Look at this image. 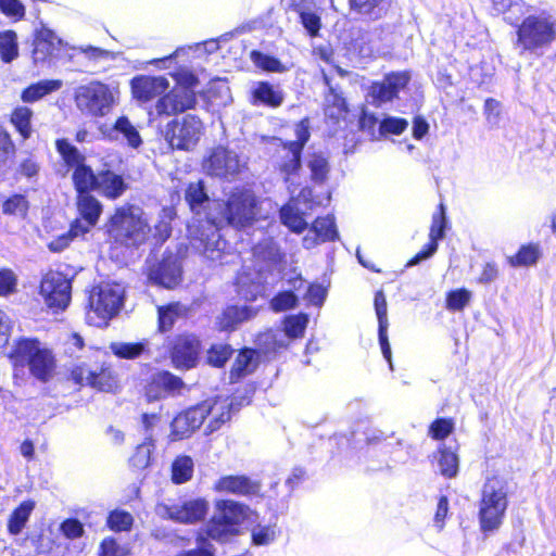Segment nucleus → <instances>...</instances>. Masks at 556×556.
Here are the masks:
<instances>
[{
    "instance_id": "34",
    "label": "nucleus",
    "mask_w": 556,
    "mask_h": 556,
    "mask_svg": "<svg viewBox=\"0 0 556 556\" xmlns=\"http://www.w3.org/2000/svg\"><path fill=\"white\" fill-rule=\"evenodd\" d=\"M72 180L77 195L97 191L99 181L98 173H94L93 169L87 164L74 169Z\"/></svg>"
},
{
    "instance_id": "24",
    "label": "nucleus",
    "mask_w": 556,
    "mask_h": 556,
    "mask_svg": "<svg viewBox=\"0 0 556 556\" xmlns=\"http://www.w3.org/2000/svg\"><path fill=\"white\" fill-rule=\"evenodd\" d=\"M250 403L249 396L233 395L232 397H216L211 401L213 418L208 425L210 430L216 431L230 420L231 415L239 412L243 405Z\"/></svg>"
},
{
    "instance_id": "55",
    "label": "nucleus",
    "mask_w": 556,
    "mask_h": 556,
    "mask_svg": "<svg viewBox=\"0 0 556 556\" xmlns=\"http://www.w3.org/2000/svg\"><path fill=\"white\" fill-rule=\"evenodd\" d=\"M180 306L178 303H172L166 306L159 307V328L162 332H166L174 326L179 316Z\"/></svg>"
},
{
    "instance_id": "37",
    "label": "nucleus",
    "mask_w": 556,
    "mask_h": 556,
    "mask_svg": "<svg viewBox=\"0 0 556 556\" xmlns=\"http://www.w3.org/2000/svg\"><path fill=\"white\" fill-rule=\"evenodd\" d=\"M55 149L66 166L75 169L86 164V156L67 139H58L55 141Z\"/></svg>"
},
{
    "instance_id": "46",
    "label": "nucleus",
    "mask_w": 556,
    "mask_h": 556,
    "mask_svg": "<svg viewBox=\"0 0 556 556\" xmlns=\"http://www.w3.org/2000/svg\"><path fill=\"white\" fill-rule=\"evenodd\" d=\"M540 257V247L534 243H529L522 245L514 256L508 258V262L514 267L531 266L536 264Z\"/></svg>"
},
{
    "instance_id": "16",
    "label": "nucleus",
    "mask_w": 556,
    "mask_h": 556,
    "mask_svg": "<svg viewBox=\"0 0 556 556\" xmlns=\"http://www.w3.org/2000/svg\"><path fill=\"white\" fill-rule=\"evenodd\" d=\"M207 415L213 417L211 401H205L178 414L170 422L173 440H182L199 429Z\"/></svg>"
},
{
    "instance_id": "49",
    "label": "nucleus",
    "mask_w": 556,
    "mask_h": 556,
    "mask_svg": "<svg viewBox=\"0 0 556 556\" xmlns=\"http://www.w3.org/2000/svg\"><path fill=\"white\" fill-rule=\"evenodd\" d=\"M154 448V439L149 434L144 438V441L139 444L130 457L129 463L136 469H144L149 466L151 459V453Z\"/></svg>"
},
{
    "instance_id": "39",
    "label": "nucleus",
    "mask_w": 556,
    "mask_h": 556,
    "mask_svg": "<svg viewBox=\"0 0 556 556\" xmlns=\"http://www.w3.org/2000/svg\"><path fill=\"white\" fill-rule=\"evenodd\" d=\"M309 231L314 232L320 242L334 241L339 237L334 217L330 215L316 218Z\"/></svg>"
},
{
    "instance_id": "27",
    "label": "nucleus",
    "mask_w": 556,
    "mask_h": 556,
    "mask_svg": "<svg viewBox=\"0 0 556 556\" xmlns=\"http://www.w3.org/2000/svg\"><path fill=\"white\" fill-rule=\"evenodd\" d=\"M130 87L135 99L147 102L164 93L169 83L164 76L138 75L130 80Z\"/></svg>"
},
{
    "instance_id": "58",
    "label": "nucleus",
    "mask_w": 556,
    "mask_h": 556,
    "mask_svg": "<svg viewBox=\"0 0 556 556\" xmlns=\"http://www.w3.org/2000/svg\"><path fill=\"white\" fill-rule=\"evenodd\" d=\"M29 204L25 195L14 194L3 202L2 211L7 215H21L27 214Z\"/></svg>"
},
{
    "instance_id": "33",
    "label": "nucleus",
    "mask_w": 556,
    "mask_h": 556,
    "mask_svg": "<svg viewBox=\"0 0 556 556\" xmlns=\"http://www.w3.org/2000/svg\"><path fill=\"white\" fill-rule=\"evenodd\" d=\"M185 200L194 214H201L210 204L205 182L202 179L190 182L185 190Z\"/></svg>"
},
{
    "instance_id": "64",
    "label": "nucleus",
    "mask_w": 556,
    "mask_h": 556,
    "mask_svg": "<svg viewBox=\"0 0 556 556\" xmlns=\"http://www.w3.org/2000/svg\"><path fill=\"white\" fill-rule=\"evenodd\" d=\"M40 170V165L37 159L34 155H27L22 159L16 167V175L26 177L27 179H33L38 176Z\"/></svg>"
},
{
    "instance_id": "26",
    "label": "nucleus",
    "mask_w": 556,
    "mask_h": 556,
    "mask_svg": "<svg viewBox=\"0 0 556 556\" xmlns=\"http://www.w3.org/2000/svg\"><path fill=\"white\" fill-rule=\"evenodd\" d=\"M266 283H268V278L262 266L258 267V273L254 269L243 268L237 277V293L245 301H255L257 296L265 292Z\"/></svg>"
},
{
    "instance_id": "59",
    "label": "nucleus",
    "mask_w": 556,
    "mask_h": 556,
    "mask_svg": "<svg viewBox=\"0 0 556 556\" xmlns=\"http://www.w3.org/2000/svg\"><path fill=\"white\" fill-rule=\"evenodd\" d=\"M440 213H437L432 216V223L430 227L429 242L438 243L445 237V228H446V217H445V208L444 205L440 204Z\"/></svg>"
},
{
    "instance_id": "2",
    "label": "nucleus",
    "mask_w": 556,
    "mask_h": 556,
    "mask_svg": "<svg viewBox=\"0 0 556 556\" xmlns=\"http://www.w3.org/2000/svg\"><path fill=\"white\" fill-rule=\"evenodd\" d=\"M515 48L519 54L526 52L542 55L556 39V20L547 14H531L522 18L516 31Z\"/></svg>"
},
{
    "instance_id": "5",
    "label": "nucleus",
    "mask_w": 556,
    "mask_h": 556,
    "mask_svg": "<svg viewBox=\"0 0 556 556\" xmlns=\"http://www.w3.org/2000/svg\"><path fill=\"white\" fill-rule=\"evenodd\" d=\"M216 511L206 525V535L225 543L239 534V527L248 516L249 506L232 500H219Z\"/></svg>"
},
{
    "instance_id": "63",
    "label": "nucleus",
    "mask_w": 556,
    "mask_h": 556,
    "mask_svg": "<svg viewBox=\"0 0 556 556\" xmlns=\"http://www.w3.org/2000/svg\"><path fill=\"white\" fill-rule=\"evenodd\" d=\"M325 83L328 86V93L326 96V102L337 109L338 113H343L348 111L346 101L338 88V86H333L330 83V79L327 76H324Z\"/></svg>"
},
{
    "instance_id": "42",
    "label": "nucleus",
    "mask_w": 556,
    "mask_h": 556,
    "mask_svg": "<svg viewBox=\"0 0 556 556\" xmlns=\"http://www.w3.org/2000/svg\"><path fill=\"white\" fill-rule=\"evenodd\" d=\"M15 144L10 134L0 126V181L10 169V157L15 154Z\"/></svg>"
},
{
    "instance_id": "57",
    "label": "nucleus",
    "mask_w": 556,
    "mask_h": 556,
    "mask_svg": "<svg viewBox=\"0 0 556 556\" xmlns=\"http://www.w3.org/2000/svg\"><path fill=\"white\" fill-rule=\"evenodd\" d=\"M408 126V122L402 117L387 116L378 126V136L387 134L401 135Z\"/></svg>"
},
{
    "instance_id": "25",
    "label": "nucleus",
    "mask_w": 556,
    "mask_h": 556,
    "mask_svg": "<svg viewBox=\"0 0 556 556\" xmlns=\"http://www.w3.org/2000/svg\"><path fill=\"white\" fill-rule=\"evenodd\" d=\"M261 489V481L252 480L245 475L224 476L214 484L216 492H226L238 496H255L260 494Z\"/></svg>"
},
{
    "instance_id": "15",
    "label": "nucleus",
    "mask_w": 556,
    "mask_h": 556,
    "mask_svg": "<svg viewBox=\"0 0 556 556\" xmlns=\"http://www.w3.org/2000/svg\"><path fill=\"white\" fill-rule=\"evenodd\" d=\"M149 280L166 289L177 287L182 280V264L179 255L165 251L161 261L150 268Z\"/></svg>"
},
{
    "instance_id": "30",
    "label": "nucleus",
    "mask_w": 556,
    "mask_h": 556,
    "mask_svg": "<svg viewBox=\"0 0 556 556\" xmlns=\"http://www.w3.org/2000/svg\"><path fill=\"white\" fill-rule=\"evenodd\" d=\"M256 315V311L247 305H229L217 317V326L223 331H233L242 323L252 319Z\"/></svg>"
},
{
    "instance_id": "22",
    "label": "nucleus",
    "mask_w": 556,
    "mask_h": 556,
    "mask_svg": "<svg viewBox=\"0 0 556 556\" xmlns=\"http://www.w3.org/2000/svg\"><path fill=\"white\" fill-rule=\"evenodd\" d=\"M77 210L80 219L72 223V231L86 233L94 227L103 211L102 203L91 193L77 195Z\"/></svg>"
},
{
    "instance_id": "6",
    "label": "nucleus",
    "mask_w": 556,
    "mask_h": 556,
    "mask_svg": "<svg viewBox=\"0 0 556 556\" xmlns=\"http://www.w3.org/2000/svg\"><path fill=\"white\" fill-rule=\"evenodd\" d=\"M174 78L177 87L157 100V115L177 114L193 108L197 103L194 88L199 85L198 77L190 71L181 70L174 74Z\"/></svg>"
},
{
    "instance_id": "13",
    "label": "nucleus",
    "mask_w": 556,
    "mask_h": 556,
    "mask_svg": "<svg viewBox=\"0 0 556 556\" xmlns=\"http://www.w3.org/2000/svg\"><path fill=\"white\" fill-rule=\"evenodd\" d=\"M40 294L50 308L63 311L71 301L72 282L60 271H49L41 280Z\"/></svg>"
},
{
    "instance_id": "36",
    "label": "nucleus",
    "mask_w": 556,
    "mask_h": 556,
    "mask_svg": "<svg viewBox=\"0 0 556 556\" xmlns=\"http://www.w3.org/2000/svg\"><path fill=\"white\" fill-rule=\"evenodd\" d=\"M72 379L77 384H87L92 388H96L100 391H111L112 383H102L99 381V377L97 376V371L89 369L86 365H77L71 371ZM104 376L100 377L102 379Z\"/></svg>"
},
{
    "instance_id": "17",
    "label": "nucleus",
    "mask_w": 556,
    "mask_h": 556,
    "mask_svg": "<svg viewBox=\"0 0 556 556\" xmlns=\"http://www.w3.org/2000/svg\"><path fill=\"white\" fill-rule=\"evenodd\" d=\"M163 514L167 518L181 523H195L203 520L210 509V504L205 498H190L181 503L164 505Z\"/></svg>"
},
{
    "instance_id": "3",
    "label": "nucleus",
    "mask_w": 556,
    "mask_h": 556,
    "mask_svg": "<svg viewBox=\"0 0 556 556\" xmlns=\"http://www.w3.org/2000/svg\"><path fill=\"white\" fill-rule=\"evenodd\" d=\"M143 215L142 208L134 204L117 207L109 222L110 235L116 242L128 248L143 244L151 232Z\"/></svg>"
},
{
    "instance_id": "41",
    "label": "nucleus",
    "mask_w": 556,
    "mask_h": 556,
    "mask_svg": "<svg viewBox=\"0 0 556 556\" xmlns=\"http://www.w3.org/2000/svg\"><path fill=\"white\" fill-rule=\"evenodd\" d=\"M250 59L256 67L267 73H285L288 71V67L278 58L258 50H252Z\"/></svg>"
},
{
    "instance_id": "54",
    "label": "nucleus",
    "mask_w": 556,
    "mask_h": 556,
    "mask_svg": "<svg viewBox=\"0 0 556 556\" xmlns=\"http://www.w3.org/2000/svg\"><path fill=\"white\" fill-rule=\"evenodd\" d=\"M471 292L466 288L450 291L446 294V308L452 312L463 311L471 300Z\"/></svg>"
},
{
    "instance_id": "10",
    "label": "nucleus",
    "mask_w": 556,
    "mask_h": 556,
    "mask_svg": "<svg viewBox=\"0 0 556 556\" xmlns=\"http://www.w3.org/2000/svg\"><path fill=\"white\" fill-rule=\"evenodd\" d=\"M125 290L119 283H100L89 294L88 305L101 319L117 315L124 304Z\"/></svg>"
},
{
    "instance_id": "21",
    "label": "nucleus",
    "mask_w": 556,
    "mask_h": 556,
    "mask_svg": "<svg viewBox=\"0 0 556 556\" xmlns=\"http://www.w3.org/2000/svg\"><path fill=\"white\" fill-rule=\"evenodd\" d=\"M199 354L200 341L194 336H180L170 350L173 366L179 370L194 368L199 362Z\"/></svg>"
},
{
    "instance_id": "11",
    "label": "nucleus",
    "mask_w": 556,
    "mask_h": 556,
    "mask_svg": "<svg viewBox=\"0 0 556 556\" xmlns=\"http://www.w3.org/2000/svg\"><path fill=\"white\" fill-rule=\"evenodd\" d=\"M256 198L251 190L236 189L225 203L224 216L232 226H248L256 217Z\"/></svg>"
},
{
    "instance_id": "12",
    "label": "nucleus",
    "mask_w": 556,
    "mask_h": 556,
    "mask_svg": "<svg viewBox=\"0 0 556 556\" xmlns=\"http://www.w3.org/2000/svg\"><path fill=\"white\" fill-rule=\"evenodd\" d=\"M201 131V119L195 115L188 114L181 119L175 118L167 124L165 138L172 148L188 151L198 143Z\"/></svg>"
},
{
    "instance_id": "29",
    "label": "nucleus",
    "mask_w": 556,
    "mask_h": 556,
    "mask_svg": "<svg viewBox=\"0 0 556 556\" xmlns=\"http://www.w3.org/2000/svg\"><path fill=\"white\" fill-rule=\"evenodd\" d=\"M98 179L97 191L110 200L121 198L128 189V184L124 176L111 169L100 170L98 173Z\"/></svg>"
},
{
    "instance_id": "56",
    "label": "nucleus",
    "mask_w": 556,
    "mask_h": 556,
    "mask_svg": "<svg viewBox=\"0 0 556 556\" xmlns=\"http://www.w3.org/2000/svg\"><path fill=\"white\" fill-rule=\"evenodd\" d=\"M162 217L154 226V237L157 242L163 243L172 235L170 220L174 218L175 213L173 208L165 207L162 210Z\"/></svg>"
},
{
    "instance_id": "35",
    "label": "nucleus",
    "mask_w": 556,
    "mask_h": 556,
    "mask_svg": "<svg viewBox=\"0 0 556 556\" xmlns=\"http://www.w3.org/2000/svg\"><path fill=\"white\" fill-rule=\"evenodd\" d=\"M35 508V502H22L10 515L8 521V531L12 535H18L26 526Z\"/></svg>"
},
{
    "instance_id": "44",
    "label": "nucleus",
    "mask_w": 556,
    "mask_h": 556,
    "mask_svg": "<svg viewBox=\"0 0 556 556\" xmlns=\"http://www.w3.org/2000/svg\"><path fill=\"white\" fill-rule=\"evenodd\" d=\"M148 348L147 341L141 342H113L110 345L112 353L118 358L135 359L141 356Z\"/></svg>"
},
{
    "instance_id": "9",
    "label": "nucleus",
    "mask_w": 556,
    "mask_h": 556,
    "mask_svg": "<svg viewBox=\"0 0 556 556\" xmlns=\"http://www.w3.org/2000/svg\"><path fill=\"white\" fill-rule=\"evenodd\" d=\"M247 162L240 154L224 146L213 148L202 162L203 172L207 176L225 181L235 180Z\"/></svg>"
},
{
    "instance_id": "43",
    "label": "nucleus",
    "mask_w": 556,
    "mask_h": 556,
    "mask_svg": "<svg viewBox=\"0 0 556 556\" xmlns=\"http://www.w3.org/2000/svg\"><path fill=\"white\" fill-rule=\"evenodd\" d=\"M31 117L33 111L27 106H18L11 114V123L24 140L31 136Z\"/></svg>"
},
{
    "instance_id": "51",
    "label": "nucleus",
    "mask_w": 556,
    "mask_h": 556,
    "mask_svg": "<svg viewBox=\"0 0 556 556\" xmlns=\"http://www.w3.org/2000/svg\"><path fill=\"white\" fill-rule=\"evenodd\" d=\"M308 320L309 318L306 313L287 316L283 323L286 336L292 339L302 337L305 332Z\"/></svg>"
},
{
    "instance_id": "52",
    "label": "nucleus",
    "mask_w": 556,
    "mask_h": 556,
    "mask_svg": "<svg viewBox=\"0 0 556 556\" xmlns=\"http://www.w3.org/2000/svg\"><path fill=\"white\" fill-rule=\"evenodd\" d=\"M235 350L227 343L212 344L207 351V363L214 367H224Z\"/></svg>"
},
{
    "instance_id": "62",
    "label": "nucleus",
    "mask_w": 556,
    "mask_h": 556,
    "mask_svg": "<svg viewBox=\"0 0 556 556\" xmlns=\"http://www.w3.org/2000/svg\"><path fill=\"white\" fill-rule=\"evenodd\" d=\"M252 544L255 546L268 545L276 538L275 526L257 525L251 532Z\"/></svg>"
},
{
    "instance_id": "32",
    "label": "nucleus",
    "mask_w": 556,
    "mask_h": 556,
    "mask_svg": "<svg viewBox=\"0 0 556 556\" xmlns=\"http://www.w3.org/2000/svg\"><path fill=\"white\" fill-rule=\"evenodd\" d=\"M63 81L60 79H43L26 87L21 94L25 103H34L43 97L58 91L62 88Z\"/></svg>"
},
{
    "instance_id": "20",
    "label": "nucleus",
    "mask_w": 556,
    "mask_h": 556,
    "mask_svg": "<svg viewBox=\"0 0 556 556\" xmlns=\"http://www.w3.org/2000/svg\"><path fill=\"white\" fill-rule=\"evenodd\" d=\"M410 76L405 72L390 73L382 81L374 83L370 86L369 94L374 105L392 101L397 98L400 91L409 83Z\"/></svg>"
},
{
    "instance_id": "8",
    "label": "nucleus",
    "mask_w": 556,
    "mask_h": 556,
    "mask_svg": "<svg viewBox=\"0 0 556 556\" xmlns=\"http://www.w3.org/2000/svg\"><path fill=\"white\" fill-rule=\"evenodd\" d=\"M114 102V89L98 80L81 85L75 90L77 109L94 117L106 115Z\"/></svg>"
},
{
    "instance_id": "40",
    "label": "nucleus",
    "mask_w": 556,
    "mask_h": 556,
    "mask_svg": "<svg viewBox=\"0 0 556 556\" xmlns=\"http://www.w3.org/2000/svg\"><path fill=\"white\" fill-rule=\"evenodd\" d=\"M280 220L291 231L301 233L307 228V222L302 213L292 204H286L280 208Z\"/></svg>"
},
{
    "instance_id": "18",
    "label": "nucleus",
    "mask_w": 556,
    "mask_h": 556,
    "mask_svg": "<svg viewBox=\"0 0 556 556\" xmlns=\"http://www.w3.org/2000/svg\"><path fill=\"white\" fill-rule=\"evenodd\" d=\"M192 245L200 250L206 258L218 261L222 257L226 242L222 239L218 228L207 220L192 236Z\"/></svg>"
},
{
    "instance_id": "53",
    "label": "nucleus",
    "mask_w": 556,
    "mask_h": 556,
    "mask_svg": "<svg viewBox=\"0 0 556 556\" xmlns=\"http://www.w3.org/2000/svg\"><path fill=\"white\" fill-rule=\"evenodd\" d=\"M254 369V355L250 350H241L237 355L230 375L232 378H241Z\"/></svg>"
},
{
    "instance_id": "1",
    "label": "nucleus",
    "mask_w": 556,
    "mask_h": 556,
    "mask_svg": "<svg viewBox=\"0 0 556 556\" xmlns=\"http://www.w3.org/2000/svg\"><path fill=\"white\" fill-rule=\"evenodd\" d=\"M509 484L501 477L488 478L482 486L478 519L484 534L493 533L503 525L508 507Z\"/></svg>"
},
{
    "instance_id": "47",
    "label": "nucleus",
    "mask_w": 556,
    "mask_h": 556,
    "mask_svg": "<svg viewBox=\"0 0 556 556\" xmlns=\"http://www.w3.org/2000/svg\"><path fill=\"white\" fill-rule=\"evenodd\" d=\"M18 56L17 35L14 30L0 31V58L11 63Z\"/></svg>"
},
{
    "instance_id": "4",
    "label": "nucleus",
    "mask_w": 556,
    "mask_h": 556,
    "mask_svg": "<svg viewBox=\"0 0 556 556\" xmlns=\"http://www.w3.org/2000/svg\"><path fill=\"white\" fill-rule=\"evenodd\" d=\"M15 365L27 366L30 374L41 382L51 379L55 369V357L50 349L37 338L21 337L11 352Z\"/></svg>"
},
{
    "instance_id": "31",
    "label": "nucleus",
    "mask_w": 556,
    "mask_h": 556,
    "mask_svg": "<svg viewBox=\"0 0 556 556\" xmlns=\"http://www.w3.org/2000/svg\"><path fill=\"white\" fill-rule=\"evenodd\" d=\"M352 11L371 21L386 16L390 3L388 0H349Z\"/></svg>"
},
{
    "instance_id": "45",
    "label": "nucleus",
    "mask_w": 556,
    "mask_h": 556,
    "mask_svg": "<svg viewBox=\"0 0 556 556\" xmlns=\"http://www.w3.org/2000/svg\"><path fill=\"white\" fill-rule=\"evenodd\" d=\"M113 130L123 136L128 146L137 149L142 144L141 136L138 129L130 123L126 116H121L113 125Z\"/></svg>"
},
{
    "instance_id": "60",
    "label": "nucleus",
    "mask_w": 556,
    "mask_h": 556,
    "mask_svg": "<svg viewBox=\"0 0 556 556\" xmlns=\"http://www.w3.org/2000/svg\"><path fill=\"white\" fill-rule=\"evenodd\" d=\"M298 296L292 291H282L277 293L270 301V306L275 312H283L287 309H291L298 304Z\"/></svg>"
},
{
    "instance_id": "38",
    "label": "nucleus",
    "mask_w": 556,
    "mask_h": 556,
    "mask_svg": "<svg viewBox=\"0 0 556 556\" xmlns=\"http://www.w3.org/2000/svg\"><path fill=\"white\" fill-rule=\"evenodd\" d=\"M172 481L184 484L192 479L194 471L193 459L188 455H179L172 463Z\"/></svg>"
},
{
    "instance_id": "48",
    "label": "nucleus",
    "mask_w": 556,
    "mask_h": 556,
    "mask_svg": "<svg viewBox=\"0 0 556 556\" xmlns=\"http://www.w3.org/2000/svg\"><path fill=\"white\" fill-rule=\"evenodd\" d=\"M438 467L442 476L454 478L458 472L459 459L451 448L443 447L439 451Z\"/></svg>"
},
{
    "instance_id": "14",
    "label": "nucleus",
    "mask_w": 556,
    "mask_h": 556,
    "mask_svg": "<svg viewBox=\"0 0 556 556\" xmlns=\"http://www.w3.org/2000/svg\"><path fill=\"white\" fill-rule=\"evenodd\" d=\"M185 381L168 370H160L150 377L144 387L148 402H156L168 397H177L186 390Z\"/></svg>"
},
{
    "instance_id": "23",
    "label": "nucleus",
    "mask_w": 556,
    "mask_h": 556,
    "mask_svg": "<svg viewBox=\"0 0 556 556\" xmlns=\"http://www.w3.org/2000/svg\"><path fill=\"white\" fill-rule=\"evenodd\" d=\"M285 101V92L279 85L267 80L254 81L249 90V102L254 106L277 109Z\"/></svg>"
},
{
    "instance_id": "7",
    "label": "nucleus",
    "mask_w": 556,
    "mask_h": 556,
    "mask_svg": "<svg viewBox=\"0 0 556 556\" xmlns=\"http://www.w3.org/2000/svg\"><path fill=\"white\" fill-rule=\"evenodd\" d=\"M294 134L295 140H281V150L278 156V169L286 182L292 176L298 175L302 168L303 150L311 138L308 118H303L295 124Z\"/></svg>"
},
{
    "instance_id": "19",
    "label": "nucleus",
    "mask_w": 556,
    "mask_h": 556,
    "mask_svg": "<svg viewBox=\"0 0 556 556\" xmlns=\"http://www.w3.org/2000/svg\"><path fill=\"white\" fill-rule=\"evenodd\" d=\"M254 270L258 273V267H263L264 274L275 277L281 269L283 254L280 252L278 244L271 239H266L256 244L253 249Z\"/></svg>"
},
{
    "instance_id": "61",
    "label": "nucleus",
    "mask_w": 556,
    "mask_h": 556,
    "mask_svg": "<svg viewBox=\"0 0 556 556\" xmlns=\"http://www.w3.org/2000/svg\"><path fill=\"white\" fill-rule=\"evenodd\" d=\"M132 516L124 510H114L109 514L108 526L114 531H126L132 526Z\"/></svg>"
},
{
    "instance_id": "28",
    "label": "nucleus",
    "mask_w": 556,
    "mask_h": 556,
    "mask_svg": "<svg viewBox=\"0 0 556 556\" xmlns=\"http://www.w3.org/2000/svg\"><path fill=\"white\" fill-rule=\"evenodd\" d=\"M375 311L378 319V339L381 353L389 363V367L393 370L392 351L388 338V305L383 291H377L374 299Z\"/></svg>"
},
{
    "instance_id": "50",
    "label": "nucleus",
    "mask_w": 556,
    "mask_h": 556,
    "mask_svg": "<svg viewBox=\"0 0 556 556\" xmlns=\"http://www.w3.org/2000/svg\"><path fill=\"white\" fill-rule=\"evenodd\" d=\"M307 167L311 170V178L316 184L324 182L329 173V163L321 153H313L307 161Z\"/></svg>"
}]
</instances>
